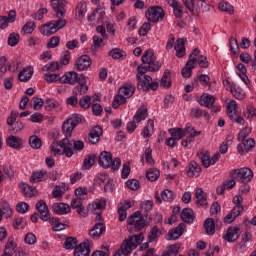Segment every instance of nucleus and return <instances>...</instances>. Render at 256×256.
Wrapping results in <instances>:
<instances>
[{"label":"nucleus","instance_id":"obj_1","mask_svg":"<svg viewBox=\"0 0 256 256\" xmlns=\"http://www.w3.org/2000/svg\"><path fill=\"white\" fill-rule=\"evenodd\" d=\"M142 63L145 65V67L141 65L137 67V79H141V77L147 76V70L159 71V69H161V64H159V61H157V58L151 49L146 50L142 55Z\"/></svg>","mask_w":256,"mask_h":256},{"label":"nucleus","instance_id":"obj_2","mask_svg":"<svg viewBox=\"0 0 256 256\" xmlns=\"http://www.w3.org/2000/svg\"><path fill=\"white\" fill-rule=\"evenodd\" d=\"M65 25H67V20L61 17L58 20H51L50 22L41 25L39 31L41 35H44L45 37H51V35H55L57 31H61Z\"/></svg>","mask_w":256,"mask_h":256},{"label":"nucleus","instance_id":"obj_3","mask_svg":"<svg viewBox=\"0 0 256 256\" xmlns=\"http://www.w3.org/2000/svg\"><path fill=\"white\" fill-rule=\"evenodd\" d=\"M135 87L131 84H126L119 88L118 94L114 97L112 102L113 109H119V105H123L130 97H133Z\"/></svg>","mask_w":256,"mask_h":256},{"label":"nucleus","instance_id":"obj_4","mask_svg":"<svg viewBox=\"0 0 256 256\" xmlns=\"http://www.w3.org/2000/svg\"><path fill=\"white\" fill-rule=\"evenodd\" d=\"M98 162L100 167L103 169H112V171H119V167H121V159L115 158L113 160V154L108 151H103L98 158Z\"/></svg>","mask_w":256,"mask_h":256},{"label":"nucleus","instance_id":"obj_5","mask_svg":"<svg viewBox=\"0 0 256 256\" xmlns=\"http://www.w3.org/2000/svg\"><path fill=\"white\" fill-rule=\"evenodd\" d=\"M143 239V234L130 236L122 243L120 247V252L122 253V255H129L134 249H137L138 245H141V243H143Z\"/></svg>","mask_w":256,"mask_h":256},{"label":"nucleus","instance_id":"obj_6","mask_svg":"<svg viewBox=\"0 0 256 256\" xmlns=\"http://www.w3.org/2000/svg\"><path fill=\"white\" fill-rule=\"evenodd\" d=\"M230 176L239 183H249L253 179V170L247 167L234 169L230 172Z\"/></svg>","mask_w":256,"mask_h":256},{"label":"nucleus","instance_id":"obj_7","mask_svg":"<svg viewBox=\"0 0 256 256\" xmlns=\"http://www.w3.org/2000/svg\"><path fill=\"white\" fill-rule=\"evenodd\" d=\"M226 107L228 117L231 121H234V123H237L238 125H245V119L239 115V107L235 100H229Z\"/></svg>","mask_w":256,"mask_h":256},{"label":"nucleus","instance_id":"obj_8","mask_svg":"<svg viewBox=\"0 0 256 256\" xmlns=\"http://www.w3.org/2000/svg\"><path fill=\"white\" fill-rule=\"evenodd\" d=\"M64 145H66V157L70 158L75 155L78 151H83L85 148V143L83 141H73L69 140V138H64Z\"/></svg>","mask_w":256,"mask_h":256},{"label":"nucleus","instance_id":"obj_9","mask_svg":"<svg viewBox=\"0 0 256 256\" xmlns=\"http://www.w3.org/2000/svg\"><path fill=\"white\" fill-rule=\"evenodd\" d=\"M165 17V12L163 8L159 6H152L146 11V19L152 23H157Z\"/></svg>","mask_w":256,"mask_h":256},{"label":"nucleus","instance_id":"obj_10","mask_svg":"<svg viewBox=\"0 0 256 256\" xmlns=\"http://www.w3.org/2000/svg\"><path fill=\"white\" fill-rule=\"evenodd\" d=\"M127 225L134 227L138 231L145 227V219L141 215V212H134L127 218Z\"/></svg>","mask_w":256,"mask_h":256},{"label":"nucleus","instance_id":"obj_11","mask_svg":"<svg viewBox=\"0 0 256 256\" xmlns=\"http://www.w3.org/2000/svg\"><path fill=\"white\" fill-rule=\"evenodd\" d=\"M88 21L91 25H97L105 21V8L103 6H98L96 10L88 16Z\"/></svg>","mask_w":256,"mask_h":256},{"label":"nucleus","instance_id":"obj_12","mask_svg":"<svg viewBox=\"0 0 256 256\" xmlns=\"http://www.w3.org/2000/svg\"><path fill=\"white\" fill-rule=\"evenodd\" d=\"M105 207H107V200L105 199H99V200H95L92 203L88 204V209L89 211H91L92 213H96L98 219H101V211H103V209H105Z\"/></svg>","mask_w":256,"mask_h":256},{"label":"nucleus","instance_id":"obj_13","mask_svg":"<svg viewBox=\"0 0 256 256\" xmlns=\"http://www.w3.org/2000/svg\"><path fill=\"white\" fill-rule=\"evenodd\" d=\"M91 240H86L82 243H80L75 249H74V256H89L91 255Z\"/></svg>","mask_w":256,"mask_h":256},{"label":"nucleus","instance_id":"obj_14","mask_svg":"<svg viewBox=\"0 0 256 256\" xmlns=\"http://www.w3.org/2000/svg\"><path fill=\"white\" fill-rule=\"evenodd\" d=\"M36 209L40 214V219L42 221H49V219H51V214H49V207L47 206V203H45L43 200L37 202Z\"/></svg>","mask_w":256,"mask_h":256},{"label":"nucleus","instance_id":"obj_15","mask_svg":"<svg viewBox=\"0 0 256 256\" xmlns=\"http://www.w3.org/2000/svg\"><path fill=\"white\" fill-rule=\"evenodd\" d=\"M51 5L53 11L56 13L57 19H61V17L65 16L66 2L64 0H51Z\"/></svg>","mask_w":256,"mask_h":256},{"label":"nucleus","instance_id":"obj_16","mask_svg":"<svg viewBox=\"0 0 256 256\" xmlns=\"http://www.w3.org/2000/svg\"><path fill=\"white\" fill-rule=\"evenodd\" d=\"M17 19V13L15 10H10L7 16H0V29H7L9 23H15Z\"/></svg>","mask_w":256,"mask_h":256},{"label":"nucleus","instance_id":"obj_17","mask_svg":"<svg viewBox=\"0 0 256 256\" xmlns=\"http://www.w3.org/2000/svg\"><path fill=\"white\" fill-rule=\"evenodd\" d=\"M243 205H236L225 217L224 223H233L243 213Z\"/></svg>","mask_w":256,"mask_h":256},{"label":"nucleus","instance_id":"obj_18","mask_svg":"<svg viewBox=\"0 0 256 256\" xmlns=\"http://www.w3.org/2000/svg\"><path fill=\"white\" fill-rule=\"evenodd\" d=\"M52 211L56 213V215H69V213H71V206H69V204L56 202L52 205Z\"/></svg>","mask_w":256,"mask_h":256},{"label":"nucleus","instance_id":"obj_19","mask_svg":"<svg viewBox=\"0 0 256 256\" xmlns=\"http://www.w3.org/2000/svg\"><path fill=\"white\" fill-rule=\"evenodd\" d=\"M255 147V140L253 138H249L247 140H243L242 143L238 144L237 151L240 155H243L244 153H248V151H251Z\"/></svg>","mask_w":256,"mask_h":256},{"label":"nucleus","instance_id":"obj_20","mask_svg":"<svg viewBox=\"0 0 256 256\" xmlns=\"http://www.w3.org/2000/svg\"><path fill=\"white\" fill-rule=\"evenodd\" d=\"M101 135H103V128L100 126H95L89 133V143H91V145L99 143Z\"/></svg>","mask_w":256,"mask_h":256},{"label":"nucleus","instance_id":"obj_21","mask_svg":"<svg viewBox=\"0 0 256 256\" xmlns=\"http://www.w3.org/2000/svg\"><path fill=\"white\" fill-rule=\"evenodd\" d=\"M65 139L59 141V142H54L51 145V151L53 155H67V144H65Z\"/></svg>","mask_w":256,"mask_h":256},{"label":"nucleus","instance_id":"obj_22","mask_svg":"<svg viewBox=\"0 0 256 256\" xmlns=\"http://www.w3.org/2000/svg\"><path fill=\"white\" fill-rule=\"evenodd\" d=\"M75 65L78 71H85V69H89V67H91V57L82 55L76 60Z\"/></svg>","mask_w":256,"mask_h":256},{"label":"nucleus","instance_id":"obj_23","mask_svg":"<svg viewBox=\"0 0 256 256\" xmlns=\"http://www.w3.org/2000/svg\"><path fill=\"white\" fill-rule=\"evenodd\" d=\"M34 69L32 66L24 67L18 74V79L21 83H27L33 77Z\"/></svg>","mask_w":256,"mask_h":256},{"label":"nucleus","instance_id":"obj_24","mask_svg":"<svg viewBox=\"0 0 256 256\" xmlns=\"http://www.w3.org/2000/svg\"><path fill=\"white\" fill-rule=\"evenodd\" d=\"M223 237L228 243L237 241V239H239V228L233 226L229 227Z\"/></svg>","mask_w":256,"mask_h":256},{"label":"nucleus","instance_id":"obj_25","mask_svg":"<svg viewBox=\"0 0 256 256\" xmlns=\"http://www.w3.org/2000/svg\"><path fill=\"white\" fill-rule=\"evenodd\" d=\"M184 137L188 138L189 143H193L195 141V137H199L201 135V131H196L195 128L191 125H186L183 128Z\"/></svg>","mask_w":256,"mask_h":256},{"label":"nucleus","instance_id":"obj_26","mask_svg":"<svg viewBox=\"0 0 256 256\" xmlns=\"http://www.w3.org/2000/svg\"><path fill=\"white\" fill-rule=\"evenodd\" d=\"M236 75L244 82V85H250L251 80L247 76V68L244 64L239 63L236 67Z\"/></svg>","mask_w":256,"mask_h":256},{"label":"nucleus","instance_id":"obj_27","mask_svg":"<svg viewBox=\"0 0 256 256\" xmlns=\"http://www.w3.org/2000/svg\"><path fill=\"white\" fill-rule=\"evenodd\" d=\"M60 83L75 85L77 83V73L73 71L65 72L64 75L60 77Z\"/></svg>","mask_w":256,"mask_h":256},{"label":"nucleus","instance_id":"obj_28","mask_svg":"<svg viewBox=\"0 0 256 256\" xmlns=\"http://www.w3.org/2000/svg\"><path fill=\"white\" fill-rule=\"evenodd\" d=\"M183 229H185V224H180L176 228L170 230L167 234L168 241H175L183 235Z\"/></svg>","mask_w":256,"mask_h":256},{"label":"nucleus","instance_id":"obj_29","mask_svg":"<svg viewBox=\"0 0 256 256\" xmlns=\"http://www.w3.org/2000/svg\"><path fill=\"white\" fill-rule=\"evenodd\" d=\"M6 143L12 149H21L23 147V139L19 136H9L6 139Z\"/></svg>","mask_w":256,"mask_h":256},{"label":"nucleus","instance_id":"obj_30","mask_svg":"<svg viewBox=\"0 0 256 256\" xmlns=\"http://www.w3.org/2000/svg\"><path fill=\"white\" fill-rule=\"evenodd\" d=\"M195 197H196V205H199L200 207H207V197L205 196V192L203 191V188L196 189Z\"/></svg>","mask_w":256,"mask_h":256},{"label":"nucleus","instance_id":"obj_31","mask_svg":"<svg viewBox=\"0 0 256 256\" xmlns=\"http://www.w3.org/2000/svg\"><path fill=\"white\" fill-rule=\"evenodd\" d=\"M180 217L184 223H193L195 221V212L191 208H184Z\"/></svg>","mask_w":256,"mask_h":256},{"label":"nucleus","instance_id":"obj_32","mask_svg":"<svg viewBox=\"0 0 256 256\" xmlns=\"http://www.w3.org/2000/svg\"><path fill=\"white\" fill-rule=\"evenodd\" d=\"M187 175L189 177H199L201 175V166L197 162L192 161L188 165Z\"/></svg>","mask_w":256,"mask_h":256},{"label":"nucleus","instance_id":"obj_33","mask_svg":"<svg viewBox=\"0 0 256 256\" xmlns=\"http://www.w3.org/2000/svg\"><path fill=\"white\" fill-rule=\"evenodd\" d=\"M213 103H215V96L211 94H203L200 97L199 104L203 107H207L208 109H211L213 107Z\"/></svg>","mask_w":256,"mask_h":256},{"label":"nucleus","instance_id":"obj_34","mask_svg":"<svg viewBox=\"0 0 256 256\" xmlns=\"http://www.w3.org/2000/svg\"><path fill=\"white\" fill-rule=\"evenodd\" d=\"M153 78L151 76H141V78H137L138 81V89L142 91H147L151 87V81Z\"/></svg>","mask_w":256,"mask_h":256},{"label":"nucleus","instance_id":"obj_35","mask_svg":"<svg viewBox=\"0 0 256 256\" xmlns=\"http://www.w3.org/2000/svg\"><path fill=\"white\" fill-rule=\"evenodd\" d=\"M48 177L47 172L43 170L36 171L31 175L30 183H41L42 181H46Z\"/></svg>","mask_w":256,"mask_h":256},{"label":"nucleus","instance_id":"obj_36","mask_svg":"<svg viewBox=\"0 0 256 256\" xmlns=\"http://www.w3.org/2000/svg\"><path fill=\"white\" fill-rule=\"evenodd\" d=\"M155 199H157L158 203H163V201L171 202L175 199V194H173V191L166 189L161 192V197L156 195Z\"/></svg>","mask_w":256,"mask_h":256},{"label":"nucleus","instance_id":"obj_37","mask_svg":"<svg viewBox=\"0 0 256 256\" xmlns=\"http://www.w3.org/2000/svg\"><path fill=\"white\" fill-rule=\"evenodd\" d=\"M148 115L149 113L147 112V108L143 106L136 111V114L132 119H134L136 123H141V121H145V119H147Z\"/></svg>","mask_w":256,"mask_h":256},{"label":"nucleus","instance_id":"obj_38","mask_svg":"<svg viewBox=\"0 0 256 256\" xmlns=\"http://www.w3.org/2000/svg\"><path fill=\"white\" fill-rule=\"evenodd\" d=\"M230 91L233 97H235V99H238V100L245 99V90H242V88L239 87L238 85L231 84Z\"/></svg>","mask_w":256,"mask_h":256},{"label":"nucleus","instance_id":"obj_39","mask_svg":"<svg viewBox=\"0 0 256 256\" xmlns=\"http://www.w3.org/2000/svg\"><path fill=\"white\" fill-rule=\"evenodd\" d=\"M155 129V122L152 119H149L147 122V125L144 127V129L141 132L142 137L147 138L151 137L153 135V131Z\"/></svg>","mask_w":256,"mask_h":256},{"label":"nucleus","instance_id":"obj_40","mask_svg":"<svg viewBox=\"0 0 256 256\" xmlns=\"http://www.w3.org/2000/svg\"><path fill=\"white\" fill-rule=\"evenodd\" d=\"M174 49L176 51L177 57L181 59V57L185 56V41L183 38H180L176 41Z\"/></svg>","mask_w":256,"mask_h":256},{"label":"nucleus","instance_id":"obj_41","mask_svg":"<svg viewBox=\"0 0 256 256\" xmlns=\"http://www.w3.org/2000/svg\"><path fill=\"white\" fill-rule=\"evenodd\" d=\"M105 233V226L103 223H97L95 224L94 228L90 230V236L95 239L96 237H100V235H103Z\"/></svg>","mask_w":256,"mask_h":256},{"label":"nucleus","instance_id":"obj_42","mask_svg":"<svg viewBox=\"0 0 256 256\" xmlns=\"http://www.w3.org/2000/svg\"><path fill=\"white\" fill-rule=\"evenodd\" d=\"M204 229L207 235H215V220L213 218H207L204 222Z\"/></svg>","mask_w":256,"mask_h":256},{"label":"nucleus","instance_id":"obj_43","mask_svg":"<svg viewBox=\"0 0 256 256\" xmlns=\"http://www.w3.org/2000/svg\"><path fill=\"white\" fill-rule=\"evenodd\" d=\"M160 87L169 89L171 87V71L166 70L161 78Z\"/></svg>","mask_w":256,"mask_h":256},{"label":"nucleus","instance_id":"obj_44","mask_svg":"<svg viewBox=\"0 0 256 256\" xmlns=\"http://www.w3.org/2000/svg\"><path fill=\"white\" fill-rule=\"evenodd\" d=\"M15 249H17V244L13 240L9 239L5 245L4 254L5 256L15 255Z\"/></svg>","mask_w":256,"mask_h":256},{"label":"nucleus","instance_id":"obj_45","mask_svg":"<svg viewBox=\"0 0 256 256\" xmlns=\"http://www.w3.org/2000/svg\"><path fill=\"white\" fill-rule=\"evenodd\" d=\"M109 57H112V59H123L127 57V53L123 51L121 48H113L108 53Z\"/></svg>","mask_w":256,"mask_h":256},{"label":"nucleus","instance_id":"obj_46","mask_svg":"<svg viewBox=\"0 0 256 256\" xmlns=\"http://www.w3.org/2000/svg\"><path fill=\"white\" fill-rule=\"evenodd\" d=\"M61 103L55 99L47 98L45 100V109L46 111H53V109H59Z\"/></svg>","mask_w":256,"mask_h":256},{"label":"nucleus","instance_id":"obj_47","mask_svg":"<svg viewBox=\"0 0 256 256\" xmlns=\"http://www.w3.org/2000/svg\"><path fill=\"white\" fill-rule=\"evenodd\" d=\"M169 134L171 135L172 139H175L176 141H179L180 139H183V137H185V132L183 131V128L169 129Z\"/></svg>","mask_w":256,"mask_h":256},{"label":"nucleus","instance_id":"obj_48","mask_svg":"<svg viewBox=\"0 0 256 256\" xmlns=\"http://www.w3.org/2000/svg\"><path fill=\"white\" fill-rule=\"evenodd\" d=\"M78 85H80V90L79 93L81 95L87 93L88 91V87H87V80L85 79V76H79V74H77V82Z\"/></svg>","mask_w":256,"mask_h":256},{"label":"nucleus","instance_id":"obj_49","mask_svg":"<svg viewBox=\"0 0 256 256\" xmlns=\"http://www.w3.org/2000/svg\"><path fill=\"white\" fill-rule=\"evenodd\" d=\"M11 215H13V210H11V206H9V204L7 203H4L3 208L0 209V221H2L3 217H5V219H9Z\"/></svg>","mask_w":256,"mask_h":256},{"label":"nucleus","instance_id":"obj_50","mask_svg":"<svg viewBox=\"0 0 256 256\" xmlns=\"http://www.w3.org/2000/svg\"><path fill=\"white\" fill-rule=\"evenodd\" d=\"M29 145L30 147H32V149H41L43 142L41 141V138H39L37 135H32L29 138Z\"/></svg>","mask_w":256,"mask_h":256},{"label":"nucleus","instance_id":"obj_51","mask_svg":"<svg viewBox=\"0 0 256 256\" xmlns=\"http://www.w3.org/2000/svg\"><path fill=\"white\" fill-rule=\"evenodd\" d=\"M86 13H87V4H85L84 2H80L76 8L77 19H83V17H85Z\"/></svg>","mask_w":256,"mask_h":256},{"label":"nucleus","instance_id":"obj_52","mask_svg":"<svg viewBox=\"0 0 256 256\" xmlns=\"http://www.w3.org/2000/svg\"><path fill=\"white\" fill-rule=\"evenodd\" d=\"M63 247L64 249H67V250L75 249V247H77V238L75 237L66 238L63 243Z\"/></svg>","mask_w":256,"mask_h":256},{"label":"nucleus","instance_id":"obj_53","mask_svg":"<svg viewBox=\"0 0 256 256\" xmlns=\"http://www.w3.org/2000/svg\"><path fill=\"white\" fill-rule=\"evenodd\" d=\"M160 235L161 230H159V227L154 226L148 234V243H153V241H156V239H158Z\"/></svg>","mask_w":256,"mask_h":256},{"label":"nucleus","instance_id":"obj_54","mask_svg":"<svg viewBox=\"0 0 256 256\" xmlns=\"http://www.w3.org/2000/svg\"><path fill=\"white\" fill-rule=\"evenodd\" d=\"M44 81H46V83H57V81H59V83H61V76H59V74H51V73H46L44 74L43 77Z\"/></svg>","mask_w":256,"mask_h":256},{"label":"nucleus","instance_id":"obj_55","mask_svg":"<svg viewBox=\"0 0 256 256\" xmlns=\"http://www.w3.org/2000/svg\"><path fill=\"white\" fill-rule=\"evenodd\" d=\"M75 129V126L69 122V120H66L62 125V131L65 133L66 137H71V133H73V130Z\"/></svg>","mask_w":256,"mask_h":256},{"label":"nucleus","instance_id":"obj_56","mask_svg":"<svg viewBox=\"0 0 256 256\" xmlns=\"http://www.w3.org/2000/svg\"><path fill=\"white\" fill-rule=\"evenodd\" d=\"M160 172L157 168L149 169L146 172V177L149 181H157L159 179Z\"/></svg>","mask_w":256,"mask_h":256},{"label":"nucleus","instance_id":"obj_57","mask_svg":"<svg viewBox=\"0 0 256 256\" xmlns=\"http://www.w3.org/2000/svg\"><path fill=\"white\" fill-rule=\"evenodd\" d=\"M59 69H61V64H59V62H51L42 67V71H51L52 73L59 71Z\"/></svg>","mask_w":256,"mask_h":256},{"label":"nucleus","instance_id":"obj_58","mask_svg":"<svg viewBox=\"0 0 256 256\" xmlns=\"http://www.w3.org/2000/svg\"><path fill=\"white\" fill-rule=\"evenodd\" d=\"M218 9L219 11H225L226 13H234V9H233V6L228 3V2H225V1H222L218 4Z\"/></svg>","mask_w":256,"mask_h":256},{"label":"nucleus","instance_id":"obj_59","mask_svg":"<svg viewBox=\"0 0 256 256\" xmlns=\"http://www.w3.org/2000/svg\"><path fill=\"white\" fill-rule=\"evenodd\" d=\"M95 165V155H88L85 157L83 162V169H91Z\"/></svg>","mask_w":256,"mask_h":256},{"label":"nucleus","instance_id":"obj_60","mask_svg":"<svg viewBox=\"0 0 256 256\" xmlns=\"http://www.w3.org/2000/svg\"><path fill=\"white\" fill-rule=\"evenodd\" d=\"M21 37L19 36L18 33H11L8 37V45L10 47H15L17 43H19V40Z\"/></svg>","mask_w":256,"mask_h":256},{"label":"nucleus","instance_id":"obj_61","mask_svg":"<svg viewBox=\"0 0 256 256\" xmlns=\"http://www.w3.org/2000/svg\"><path fill=\"white\" fill-rule=\"evenodd\" d=\"M35 27V22L29 21L23 26L22 31H24L26 35H31V33L35 31Z\"/></svg>","mask_w":256,"mask_h":256},{"label":"nucleus","instance_id":"obj_62","mask_svg":"<svg viewBox=\"0 0 256 256\" xmlns=\"http://www.w3.org/2000/svg\"><path fill=\"white\" fill-rule=\"evenodd\" d=\"M201 163L203 167H205L206 169H208V167H211L212 162H211V156L209 155V153L206 152L201 155Z\"/></svg>","mask_w":256,"mask_h":256},{"label":"nucleus","instance_id":"obj_63","mask_svg":"<svg viewBox=\"0 0 256 256\" xmlns=\"http://www.w3.org/2000/svg\"><path fill=\"white\" fill-rule=\"evenodd\" d=\"M68 120L75 128L81 121H83V116L81 114H73Z\"/></svg>","mask_w":256,"mask_h":256},{"label":"nucleus","instance_id":"obj_64","mask_svg":"<svg viewBox=\"0 0 256 256\" xmlns=\"http://www.w3.org/2000/svg\"><path fill=\"white\" fill-rule=\"evenodd\" d=\"M178 253H179V245L174 244L169 246L167 252L164 253V255L177 256Z\"/></svg>","mask_w":256,"mask_h":256}]
</instances>
